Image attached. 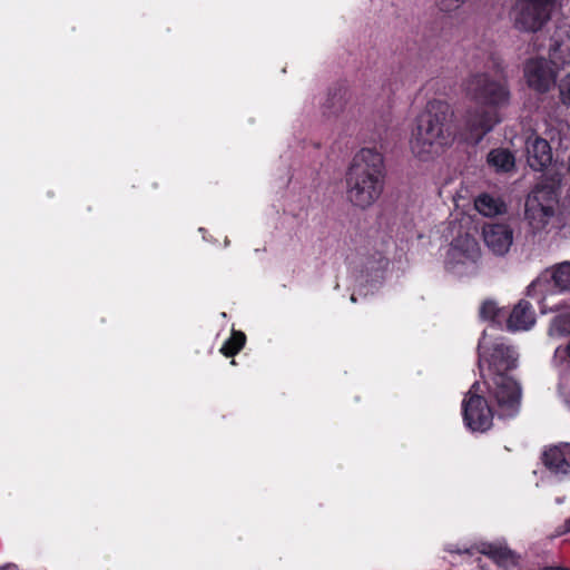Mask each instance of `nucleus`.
I'll return each mask as SVG.
<instances>
[{
  "instance_id": "2f4dec72",
  "label": "nucleus",
  "mask_w": 570,
  "mask_h": 570,
  "mask_svg": "<svg viewBox=\"0 0 570 570\" xmlns=\"http://www.w3.org/2000/svg\"><path fill=\"white\" fill-rule=\"evenodd\" d=\"M556 570H570V569L563 568V567H556Z\"/></svg>"
},
{
  "instance_id": "aec40b11",
  "label": "nucleus",
  "mask_w": 570,
  "mask_h": 570,
  "mask_svg": "<svg viewBox=\"0 0 570 570\" xmlns=\"http://www.w3.org/2000/svg\"><path fill=\"white\" fill-rule=\"evenodd\" d=\"M548 333L552 337L570 335V306L558 309V314L552 318Z\"/></svg>"
},
{
  "instance_id": "f3484780",
  "label": "nucleus",
  "mask_w": 570,
  "mask_h": 570,
  "mask_svg": "<svg viewBox=\"0 0 570 570\" xmlns=\"http://www.w3.org/2000/svg\"><path fill=\"white\" fill-rule=\"evenodd\" d=\"M480 552L500 566L517 564L518 562L517 554L505 546L483 543Z\"/></svg>"
},
{
  "instance_id": "4468645a",
  "label": "nucleus",
  "mask_w": 570,
  "mask_h": 570,
  "mask_svg": "<svg viewBox=\"0 0 570 570\" xmlns=\"http://www.w3.org/2000/svg\"><path fill=\"white\" fill-rule=\"evenodd\" d=\"M543 462L554 473H568L570 469V444L552 446L543 453Z\"/></svg>"
},
{
  "instance_id": "7ed1b4c3",
  "label": "nucleus",
  "mask_w": 570,
  "mask_h": 570,
  "mask_svg": "<svg viewBox=\"0 0 570 570\" xmlns=\"http://www.w3.org/2000/svg\"><path fill=\"white\" fill-rule=\"evenodd\" d=\"M558 175L538 183L525 199L524 217L533 232H541L556 217L559 207Z\"/></svg>"
},
{
  "instance_id": "c85d7f7f",
  "label": "nucleus",
  "mask_w": 570,
  "mask_h": 570,
  "mask_svg": "<svg viewBox=\"0 0 570 570\" xmlns=\"http://www.w3.org/2000/svg\"><path fill=\"white\" fill-rule=\"evenodd\" d=\"M567 532H570V519H568L566 522H564V527L562 530L558 531L557 532V535H561L563 533H567Z\"/></svg>"
},
{
  "instance_id": "bb28decb",
  "label": "nucleus",
  "mask_w": 570,
  "mask_h": 570,
  "mask_svg": "<svg viewBox=\"0 0 570 570\" xmlns=\"http://www.w3.org/2000/svg\"><path fill=\"white\" fill-rule=\"evenodd\" d=\"M559 90L563 104L570 105V73L560 80Z\"/></svg>"
},
{
  "instance_id": "f03ea898",
  "label": "nucleus",
  "mask_w": 570,
  "mask_h": 570,
  "mask_svg": "<svg viewBox=\"0 0 570 570\" xmlns=\"http://www.w3.org/2000/svg\"><path fill=\"white\" fill-rule=\"evenodd\" d=\"M383 190V157L374 149L363 148L353 158L346 174V196L356 207L372 206Z\"/></svg>"
},
{
  "instance_id": "39448f33",
  "label": "nucleus",
  "mask_w": 570,
  "mask_h": 570,
  "mask_svg": "<svg viewBox=\"0 0 570 570\" xmlns=\"http://www.w3.org/2000/svg\"><path fill=\"white\" fill-rule=\"evenodd\" d=\"M559 0H515L511 9L513 27L525 33H537L551 20Z\"/></svg>"
},
{
  "instance_id": "5701e85b",
  "label": "nucleus",
  "mask_w": 570,
  "mask_h": 570,
  "mask_svg": "<svg viewBox=\"0 0 570 570\" xmlns=\"http://www.w3.org/2000/svg\"><path fill=\"white\" fill-rule=\"evenodd\" d=\"M552 279L561 291L570 289V262H563L553 267Z\"/></svg>"
},
{
  "instance_id": "412c9836",
  "label": "nucleus",
  "mask_w": 570,
  "mask_h": 570,
  "mask_svg": "<svg viewBox=\"0 0 570 570\" xmlns=\"http://www.w3.org/2000/svg\"><path fill=\"white\" fill-rule=\"evenodd\" d=\"M488 163L498 170L509 171L514 166V157L507 149H493L488 155Z\"/></svg>"
},
{
  "instance_id": "b1692460",
  "label": "nucleus",
  "mask_w": 570,
  "mask_h": 570,
  "mask_svg": "<svg viewBox=\"0 0 570 570\" xmlns=\"http://www.w3.org/2000/svg\"><path fill=\"white\" fill-rule=\"evenodd\" d=\"M246 341L245 334L233 331L230 338L222 346L220 352L225 356L235 355L244 346Z\"/></svg>"
},
{
  "instance_id": "20e7f679",
  "label": "nucleus",
  "mask_w": 570,
  "mask_h": 570,
  "mask_svg": "<svg viewBox=\"0 0 570 570\" xmlns=\"http://www.w3.org/2000/svg\"><path fill=\"white\" fill-rule=\"evenodd\" d=\"M539 37L532 42L537 56L528 59L523 71H560L570 66V26H557L548 39V57L540 55Z\"/></svg>"
},
{
  "instance_id": "a878e982",
  "label": "nucleus",
  "mask_w": 570,
  "mask_h": 570,
  "mask_svg": "<svg viewBox=\"0 0 570 570\" xmlns=\"http://www.w3.org/2000/svg\"><path fill=\"white\" fill-rule=\"evenodd\" d=\"M500 309L497 304L492 301H487L482 304L480 315L483 320L494 321Z\"/></svg>"
},
{
  "instance_id": "9b49d317",
  "label": "nucleus",
  "mask_w": 570,
  "mask_h": 570,
  "mask_svg": "<svg viewBox=\"0 0 570 570\" xmlns=\"http://www.w3.org/2000/svg\"><path fill=\"white\" fill-rule=\"evenodd\" d=\"M501 120L502 119L498 110L478 107L468 111L465 126L470 131L471 138L474 139L475 142H479L495 127V125L501 122Z\"/></svg>"
},
{
  "instance_id": "f8f14e48",
  "label": "nucleus",
  "mask_w": 570,
  "mask_h": 570,
  "mask_svg": "<svg viewBox=\"0 0 570 570\" xmlns=\"http://www.w3.org/2000/svg\"><path fill=\"white\" fill-rule=\"evenodd\" d=\"M552 161V151L549 142L540 137H530L527 140V163L537 171L547 168Z\"/></svg>"
},
{
  "instance_id": "393cba45",
  "label": "nucleus",
  "mask_w": 570,
  "mask_h": 570,
  "mask_svg": "<svg viewBox=\"0 0 570 570\" xmlns=\"http://www.w3.org/2000/svg\"><path fill=\"white\" fill-rule=\"evenodd\" d=\"M483 67L485 71H504L503 59L495 50H491L487 53Z\"/></svg>"
},
{
  "instance_id": "7c9ffc66",
  "label": "nucleus",
  "mask_w": 570,
  "mask_h": 570,
  "mask_svg": "<svg viewBox=\"0 0 570 570\" xmlns=\"http://www.w3.org/2000/svg\"><path fill=\"white\" fill-rule=\"evenodd\" d=\"M542 570H556V567H544Z\"/></svg>"
},
{
  "instance_id": "0eeeda50",
  "label": "nucleus",
  "mask_w": 570,
  "mask_h": 570,
  "mask_svg": "<svg viewBox=\"0 0 570 570\" xmlns=\"http://www.w3.org/2000/svg\"><path fill=\"white\" fill-rule=\"evenodd\" d=\"M479 383H474L463 400V416L465 424L472 431L484 432L492 425L493 413L488 402L476 391Z\"/></svg>"
},
{
  "instance_id": "ddd939ff",
  "label": "nucleus",
  "mask_w": 570,
  "mask_h": 570,
  "mask_svg": "<svg viewBox=\"0 0 570 570\" xmlns=\"http://www.w3.org/2000/svg\"><path fill=\"white\" fill-rule=\"evenodd\" d=\"M450 256L458 262H476L481 257V248L474 237L469 234L458 236L449 252Z\"/></svg>"
},
{
  "instance_id": "f257e3e1",
  "label": "nucleus",
  "mask_w": 570,
  "mask_h": 570,
  "mask_svg": "<svg viewBox=\"0 0 570 570\" xmlns=\"http://www.w3.org/2000/svg\"><path fill=\"white\" fill-rule=\"evenodd\" d=\"M453 118L454 112L446 101L430 100L417 117L412 131V154L421 160H429L442 153L453 138Z\"/></svg>"
},
{
  "instance_id": "423d86ee",
  "label": "nucleus",
  "mask_w": 570,
  "mask_h": 570,
  "mask_svg": "<svg viewBox=\"0 0 570 570\" xmlns=\"http://www.w3.org/2000/svg\"><path fill=\"white\" fill-rule=\"evenodd\" d=\"M468 94L476 102L498 109L509 104L510 92L502 81L492 79L488 73H475L468 83Z\"/></svg>"
},
{
  "instance_id": "a211bd4d",
  "label": "nucleus",
  "mask_w": 570,
  "mask_h": 570,
  "mask_svg": "<svg viewBox=\"0 0 570 570\" xmlns=\"http://www.w3.org/2000/svg\"><path fill=\"white\" fill-rule=\"evenodd\" d=\"M434 43V39H425L422 45H417L415 40L406 41L401 55L410 63H415L429 58Z\"/></svg>"
},
{
  "instance_id": "9d476101",
  "label": "nucleus",
  "mask_w": 570,
  "mask_h": 570,
  "mask_svg": "<svg viewBox=\"0 0 570 570\" xmlns=\"http://www.w3.org/2000/svg\"><path fill=\"white\" fill-rule=\"evenodd\" d=\"M487 248L495 256H505L513 244V229L507 223H487L482 226Z\"/></svg>"
},
{
  "instance_id": "1a4fd4ad",
  "label": "nucleus",
  "mask_w": 570,
  "mask_h": 570,
  "mask_svg": "<svg viewBox=\"0 0 570 570\" xmlns=\"http://www.w3.org/2000/svg\"><path fill=\"white\" fill-rule=\"evenodd\" d=\"M492 395L497 401L501 416H510L518 410L520 387L507 375L493 376Z\"/></svg>"
},
{
  "instance_id": "4be33fe9",
  "label": "nucleus",
  "mask_w": 570,
  "mask_h": 570,
  "mask_svg": "<svg viewBox=\"0 0 570 570\" xmlns=\"http://www.w3.org/2000/svg\"><path fill=\"white\" fill-rule=\"evenodd\" d=\"M527 83L539 92H547L556 83L554 73H525Z\"/></svg>"
},
{
  "instance_id": "6e6552de",
  "label": "nucleus",
  "mask_w": 570,
  "mask_h": 570,
  "mask_svg": "<svg viewBox=\"0 0 570 570\" xmlns=\"http://www.w3.org/2000/svg\"><path fill=\"white\" fill-rule=\"evenodd\" d=\"M479 366L482 372L484 362L488 363V370L493 372L494 376L504 375L507 371L515 367L517 357L514 352L502 343L494 344L489 357H487V341L483 337L479 343Z\"/></svg>"
},
{
  "instance_id": "6ab92c4d",
  "label": "nucleus",
  "mask_w": 570,
  "mask_h": 570,
  "mask_svg": "<svg viewBox=\"0 0 570 570\" xmlns=\"http://www.w3.org/2000/svg\"><path fill=\"white\" fill-rule=\"evenodd\" d=\"M475 209L483 216L493 217L505 212V205L499 198L488 194L480 195L474 203Z\"/></svg>"
},
{
  "instance_id": "c756f323",
  "label": "nucleus",
  "mask_w": 570,
  "mask_h": 570,
  "mask_svg": "<svg viewBox=\"0 0 570 570\" xmlns=\"http://www.w3.org/2000/svg\"><path fill=\"white\" fill-rule=\"evenodd\" d=\"M16 567L12 566V564H8V566H4V567H0V570H14Z\"/></svg>"
},
{
  "instance_id": "cd10ccee",
  "label": "nucleus",
  "mask_w": 570,
  "mask_h": 570,
  "mask_svg": "<svg viewBox=\"0 0 570 570\" xmlns=\"http://www.w3.org/2000/svg\"><path fill=\"white\" fill-rule=\"evenodd\" d=\"M465 0H439L438 4L441 11L450 12L461 7Z\"/></svg>"
},
{
  "instance_id": "2eb2a0df",
  "label": "nucleus",
  "mask_w": 570,
  "mask_h": 570,
  "mask_svg": "<svg viewBox=\"0 0 570 570\" xmlns=\"http://www.w3.org/2000/svg\"><path fill=\"white\" fill-rule=\"evenodd\" d=\"M535 322L534 312L531 304L527 301H520L512 309L508 318V328L511 331L529 330Z\"/></svg>"
},
{
  "instance_id": "dca6fc26",
  "label": "nucleus",
  "mask_w": 570,
  "mask_h": 570,
  "mask_svg": "<svg viewBox=\"0 0 570 570\" xmlns=\"http://www.w3.org/2000/svg\"><path fill=\"white\" fill-rule=\"evenodd\" d=\"M346 102L347 91L345 89L338 88L330 91L322 106L323 116L327 119L336 118L344 111Z\"/></svg>"
}]
</instances>
